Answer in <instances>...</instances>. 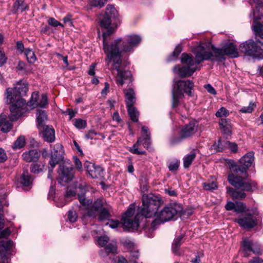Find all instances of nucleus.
I'll return each instance as SVG.
<instances>
[{"label":"nucleus","mask_w":263,"mask_h":263,"mask_svg":"<svg viewBox=\"0 0 263 263\" xmlns=\"http://www.w3.org/2000/svg\"><path fill=\"white\" fill-rule=\"evenodd\" d=\"M38 98V93L37 92H33L32 94L31 98L29 102V105L32 107V108L37 106L44 108L48 104V99L46 94H43L41 96V98L39 102H37Z\"/></svg>","instance_id":"19"},{"label":"nucleus","mask_w":263,"mask_h":263,"mask_svg":"<svg viewBox=\"0 0 263 263\" xmlns=\"http://www.w3.org/2000/svg\"><path fill=\"white\" fill-rule=\"evenodd\" d=\"M7 58L3 51L0 50V66L6 63Z\"/></svg>","instance_id":"54"},{"label":"nucleus","mask_w":263,"mask_h":263,"mask_svg":"<svg viewBox=\"0 0 263 263\" xmlns=\"http://www.w3.org/2000/svg\"><path fill=\"white\" fill-rule=\"evenodd\" d=\"M82 189V183L81 179L78 180H74L71 186L67 187L65 197L67 199L71 198L75 196L77 194H79V191H81Z\"/></svg>","instance_id":"21"},{"label":"nucleus","mask_w":263,"mask_h":263,"mask_svg":"<svg viewBox=\"0 0 263 263\" xmlns=\"http://www.w3.org/2000/svg\"><path fill=\"white\" fill-rule=\"evenodd\" d=\"M109 238L106 235L99 237L97 239L98 245L101 247H105L104 250H101L99 253L102 257H105L109 253H117V246L116 242H111L107 244Z\"/></svg>","instance_id":"13"},{"label":"nucleus","mask_w":263,"mask_h":263,"mask_svg":"<svg viewBox=\"0 0 263 263\" xmlns=\"http://www.w3.org/2000/svg\"><path fill=\"white\" fill-rule=\"evenodd\" d=\"M255 107L256 104L252 102H250L248 106L242 107L240 109V111L242 113H251Z\"/></svg>","instance_id":"39"},{"label":"nucleus","mask_w":263,"mask_h":263,"mask_svg":"<svg viewBox=\"0 0 263 263\" xmlns=\"http://www.w3.org/2000/svg\"><path fill=\"white\" fill-rule=\"evenodd\" d=\"M117 263H129L127 259L123 256H119Z\"/></svg>","instance_id":"63"},{"label":"nucleus","mask_w":263,"mask_h":263,"mask_svg":"<svg viewBox=\"0 0 263 263\" xmlns=\"http://www.w3.org/2000/svg\"><path fill=\"white\" fill-rule=\"evenodd\" d=\"M246 209V206L245 204L242 202H236L235 205L234 211L238 213H240L243 212L245 209Z\"/></svg>","instance_id":"42"},{"label":"nucleus","mask_w":263,"mask_h":263,"mask_svg":"<svg viewBox=\"0 0 263 263\" xmlns=\"http://www.w3.org/2000/svg\"><path fill=\"white\" fill-rule=\"evenodd\" d=\"M249 3L252 6L255 4L256 8L257 9L256 12L252 9L250 14V17H253V22L252 25V30L256 35L263 39V16L258 10V9L263 8V0H250Z\"/></svg>","instance_id":"7"},{"label":"nucleus","mask_w":263,"mask_h":263,"mask_svg":"<svg viewBox=\"0 0 263 263\" xmlns=\"http://www.w3.org/2000/svg\"><path fill=\"white\" fill-rule=\"evenodd\" d=\"M97 135V133L94 130H89L87 134L85 135V138L87 139H96V136Z\"/></svg>","instance_id":"49"},{"label":"nucleus","mask_w":263,"mask_h":263,"mask_svg":"<svg viewBox=\"0 0 263 263\" xmlns=\"http://www.w3.org/2000/svg\"><path fill=\"white\" fill-rule=\"evenodd\" d=\"M118 15V11L111 5H108L106 7V11L102 18H100V24L102 27L107 29L106 31L111 28L109 26L111 23V19L116 18Z\"/></svg>","instance_id":"14"},{"label":"nucleus","mask_w":263,"mask_h":263,"mask_svg":"<svg viewBox=\"0 0 263 263\" xmlns=\"http://www.w3.org/2000/svg\"><path fill=\"white\" fill-rule=\"evenodd\" d=\"M236 221L243 228H252L257 224L256 218L251 214H247L243 218H239Z\"/></svg>","instance_id":"20"},{"label":"nucleus","mask_w":263,"mask_h":263,"mask_svg":"<svg viewBox=\"0 0 263 263\" xmlns=\"http://www.w3.org/2000/svg\"><path fill=\"white\" fill-rule=\"evenodd\" d=\"M229 115V111L226 108L221 107L216 113L215 115L217 117H226Z\"/></svg>","instance_id":"40"},{"label":"nucleus","mask_w":263,"mask_h":263,"mask_svg":"<svg viewBox=\"0 0 263 263\" xmlns=\"http://www.w3.org/2000/svg\"><path fill=\"white\" fill-rule=\"evenodd\" d=\"M44 167V164L33 163L30 167L31 172L34 174H38L43 171Z\"/></svg>","instance_id":"37"},{"label":"nucleus","mask_w":263,"mask_h":263,"mask_svg":"<svg viewBox=\"0 0 263 263\" xmlns=\"http://www.w3.org/2000/svg\"><path fill=\"white\" fill-rule=\"evenodd\" d=\"M227 148L230 149L233 152H236L237 151V145L235 143L230 142V144L228 145Z\"/></svg>","instance_id":"58"},{"label":"nucleus","mask_w":263,"mask_h":263,"mask_svg":"<svg viewBox=\"0 0 263 263\" xmlns=\"http://www.w3.org/2000/svg\"><path fill=\"white\" fill-rule=\"evenodd\" d=\"M32 179L31 176L28 171H24L21 175V182L24 186H29L32 183Z\"/></svg>","instance_id":"33"},{"label":"nucleus","mask_w":263,"mask_h":263,"mask_svg":"<svg viewBox=\"0 0 263 263\" xmlns=\"http://www.w3.org/2000/svg\"><path fill=\"white\" fill-rule=\"evenodd\" d=\"M78 216L76 211L69 210L68 213V219L70 222H74L77 220Z\"/></svg>","instance_id":"44"},{"label":"nucleus","mask_w":263,"mask_h":263,"mask_svg":"<svg viewBox=\"0 0 263 263\" xmlns=\"http://www.w3.org/2000/svg\"><path fill=\"white\" fill-rule=\"evenodd\" d=\"M7 116L4 114L0 115V128L4 133H7L12 129L13 125L7 120Z\"/></svg>","instance_id":"25"},{"label":"nucleus","mask_w":263,"mask_h":263,"mask_svg":"<svg viewBox=\"0 0 263 263\" xmlns=\"http://www.w3.org/2000/svg\"><path fill=\"white\" fill-rule=\"evenodd\" d=\"M198 123L197 122L193 121L189 124L183 126L180 132V137L174 138L171 140V143L175 144L180 142L182 139L187 138L193 136L198 130Z\"/></svg>","instance_id":"12"},{"label":"nucleus","mask_w":263,"mask_h":263,"mask_svg":"<svg viewBox=\"0 0 263 263\" xmlns=\"http://www.w3.org/2000/svg\"><path fill=\"white\" fill-rule=\"evenodd\" d=\"M50 27L48 26L45 25V26H43L42 27L41 31L42 33H45L46 34H49L50 32Z\"/></svg>","instance_id":"57"},{"label":"nucleus","mask_w":263,"mask_h":263,"mask_svg":"<svg viewBox=\"0 0 263 263\" xmlns=\"http://www.w3.org/2000/svg\"><path fill=\"white\" fill-rule=\"evenodd\" d=\"M228 144H230L229 141L224 138H220L212 145V148L216 151H222L227 148Z\"/></svg>","instance_id":"28"},{"label":"nucleus","mask_w":263,"mask_h":263,"mask_svg":"<svg viewBox=\"0 0 263 263\" xmlns=\"http://www.w3.org/2000/svg\"><path fill=\"white\" fill-rule=\"evenodd\" d=\"M194 88V83L190 80L179 81L177 83V87L174 86L172 91L173 108L177 106L179 103V98L183 97V92L189 96H193L192 90Z\"/></svg>","instance_id":"8"},{"label":"nucleus","mask_w":263,"mask_h":263,"mask_svg":"<svg viewBox=\"0 0 263 263\" xmlns=\"http://www.w3.org/2000/svg\"><path fill=\"white\" fill-rule=\"evenodd\" d=\"M73 178V172L72 167H68L64 165L59 167L58 181L61 185H65Z\"/></svg>","instance_id":"15"},{"label":"nucleus","mask_w":263,"mask_h":263,"mask_svg":"<svg viewBox=\"0 0 263 263\" xmlns=\"http://www.w3.org/2000/svg\"><path fill=\"white\" fill-rule=\"evenodd\" d=\"M182 49L180 46H177L173 52L169 61L175 60L181 52Z\"/></svg>","instance_id":"45"},{"label":"nucleus","mask_w":263,"mask_h":263,"mask_svg":"<svg viewBox=\"0 0 263 263\" xmlns=\"http://www.w3.org/2000/svg\"><path fill=\"white\" fill-rule=\"evenodd\" d=\"M236 189H234L231 187H227V192L229 193L234 199H240L242 200L246 198V194L244 192L245 191L242 190L240 189L235 187Z\"/></svg>","instance_id":"24"},{"label":"nucleus","mask_w":263,"mask_h":263,"mask_svg":"<svg viewBox=\"0 0 263 263\" xmlns=\"http://www.w3.org/2000/svg\"><path fill=\"white\" fill-rule=\"evenodd\" d=\"M26 144V141L25 137L23 136H21L17 138L16 140L14 143L12 148L14 149H19L23 147Z\"/></svg>","instance_id":"35"},{"label":"nucleus","mask_w":263,"mask_h":263,"mask_svg":"<svg viewBox=\"0 0 263 263\" xmlns=\"http://www.w3.org/2000/svg\"><path fill=\"white\" fill-rule=\"evenodd\" d=\"M241 249L245 257L248 256L250 252L259 254L261 252L260 247L258 243L253 242L247 238H243Z\"/></svg>","instance_id":"16"},{"label":"nucleus","mask_w":263,"mask_h":263,"mask_svg":"<svg viewBox=\"0 0 263 263\" xmlns=\"http://www.w3.org/2000/svg\"><path fill=\"white\" fill-rule=\"evenodd\" d=\"M4 227V223L2 221H0V238L7 237L11 233L8 228L5 229L4 230H2Z\"/></svg>","instance_id":"38"},{"label":"nucleus","mask_w":263,"mask_h":263,"mask_svg":"<svg viewBox=\"0 0 263 263\" xmlns=\"http://www.w3.org/2000/svg\"><path fill=\"white\" fill-rule=\"evenodd\" d=\"M25 54L29 63H34L36 61V57L34 52L31 49H26L25 50Z\"/></svg>","instance_id":"34"},{"label":"nucleus","mask_w":263,"mask_h":263,"mask_svg":"<svg viewBox=\"0 0 263 263\" xmlns=\"http://www.w3.org/2000/svg\"><path fill=\"white\" fill-rule=\"evenodd\" d=\"M111 217L109 210L108 208H103L99 215V219L100 221L108 220Z\"/></svg>","instance_id":"36"},{"label":"nucleus","mask_w":263,"mask_h":263,"mask_svg":"<svg viewBox=\"0 0 263 263\" xmlns=\"http://www.w3.org/2000/svg\"><path fill=\"white\" fill-rule=\"evenodd\" d=\"M63 153V147L61 144L57 143L54 145L53 152H51L50 160L49 162L52 168H54L55 165L62 159Z\"/></svg>","instance_id":"18"},{"label":"nucleus","mask_w":263,"mask_h":263,"mask_svg":"<svg viewBox=\"0 0 263 263\" xmlns=\"http://www.w3.org/2000/svg\"><path fill=\"white\" fill-rule=\"evenodd\" d=\"M96 67V63H92L89 66V69L87 71V73L90 75L93 76L95 74V68Z\"/></svg>","instance_id":"53"},{"label":"nucleus","mask_w":263,"mask_h":263,"mask_svg":"<svg viewBox=\"0 0 263 263\" xmlns=\"http://www.w3.org/2000/svg\"><path fill=\"white\" fill-rule=\"evenodd\" d=\"M76 113V111H74L70 108H67L65 111H62L63 114L69 116V120L72 119L75 116Z\"/></svg>","instance_id":"47"},{"label":"nucleus","mask_w":263,"mask_h":263,"mask_svg":"<svg viewBox=\"0 0 263 263\" xmlns=\"http://www.w3.org/2000/svg\"><path fill=\"white\" fill-rule=\"evenodd\" d=\"M7 159V156L4 151L2 148H0V163L6 161Z\"/></svg>","instance_id":"52"},{"label":"nucleus","mask_w":263,"mask_h":263,"mask_svg":"<svg viewBox=\"0 0 263 263\" xmlns=\"http://www.w3.org/2000/svg\"><path fill=\"white\" fill-rule=\"evenodd\" d=\"M84 168L87 175L92 178H101L103 177L104 170L99 166L86 161L85 162Z\"/></svg>","instance_id":"17"},{"label":"nucleus","mask_w":263,"mask_h":263,"mask_svg":"<svg viewBox=\"0 0 263 263\" xmlns=\"http://www.w3.org/2000/svg\"><path fill=\"white\" fill-rule=\"evenodd\" d=\"M104 201V199L98 198L93 202L92 199L87 198L86 195L83 194V216H93L103 206Z\"/></svg>","instance_id":"10"},{"label":"nucleus","mask_w":263,"mask_h":263,"mask_svg":"<svg viewBox=\"0 0 263 263\" xmlns=\"http://www.w3.org/2000/svg\"><path fill=\"white\" fill-rule=\"evenodd\" d=\"M183 211L182 205L177 202L170 203L157 213V218L152 223V227L155 229L160 223H164L176 219Z\"/></svg>","instance_id":"6"},{"label":"nucleus","mask_w":263,"mask_h":263,"mask_svg":"<svg viewBox=\"0 0 263 263\" xmlns=\"http://www.w3.org/2000/svg\"><path fill=\"white\" fill-rule=\"evenodd\" d=\"M240 49L246 55L255 58H261L260 55L263 51V43L249 40L240 45Z\"/></svg>","instance_id":"9"},{"label":"nucleus","mask_w":263,"mask_h":263,"mask_svg":"<svg viewBox=\"0 0 263 263\" xmlns=\"http://www.w3.org/2000/svg\"><path fill=\"white\" fill-rule=\"evenodd\" d=\"M128 108V112L130 116V119L133 121L137 122L138 121L139 112L137 109L133 105L127 106Z\"/></svg>","instance_id":"31"},{"label":"nucleus","mask_w":263,"mask_h":263,"mask_svg":"<svg viewBox=\"0 0 263 263\" xmlns=\"http://www.w3.org/2000/svg\"><path fill=\"white\" fill-rule=\"evenodd\" d=\"M183 235H180L174 239L172 243V250L174 254L176 255H180L179 248L181 245V240L183 238Z\"/></svg>","instance_id":"29"},{"label":"nucleus","mask_w":263,"mask_h":263,"mask_svg":"<svg viewBox=\"0 0 263 263\" xmlns=\"http://www.w3.org/2000/svg\"><path fill=\"white\" fill-rule=\"evenodd\" d=\"M139 256V253L138 251H134L130 253V259L133 260H136L138 259Z\"/></svg>","instance_id":"59"},{"label":"nucleus","mask_w":263,"mask_h":263,"mask_svg":"<svg viewBox=\"0 0 263 263\" xmlns=\"http://www.w3.org/2000/svg\"><path fill=\"white\" fill-rule=\"evenodd\" d=\"M124 93L125 97L126 106H134V104L136 103L135 93L134 90L131 88H129L125 89Z\"/></svg>","instance_id":"26"},{"label":"nucleus","mask_w":263,"mask_h":263,"mask_svg":"<svg viewBox=\"0 0 263 263\" xmlns=\"http://www.w3.org/2000/svg\"><path fill=\"white\" fill-rule=\"evenodd\" d=\"M165 192L171 196H175L177 195V192L175 190L165 189Z\"/></svg>","instance_id":"62"},{"label":"nucleus","mask_w":263,"mask_h":263,"mask_svg":"<svg viewBox=\"0 0 263 263\" xmlns=\"http://www.w3.org/2000/svg\"><path fill=\"white\" fill-rule=\"evenodd\" d=\"M36 116L37 128H41L45 125V121L47 119L46 112L45 110L39 109L37 110Z\"/></svg>","instance_id":"27"},{"label":"nucleus","mask_w":263,"mask_h":263,"mask_svg":"<svg viewBox=\"0 0 263 263\" xmlns=\"http://www.w3.org/2000/svg\"><path fill=\"white\" fill-rule=\"evenodd\" d=\"M249 263H263V260L258 257H256L251 260Z\"/></svg>","instance_id":"64"},{"label":"nucleus","mask_w":263,"mask_h":263,"mask_svg":"<svg viewBox=\"0 0 263 263\" xmlns=\"http://www.w3.org/2000/svg\"><path fill=\"white\" fill-rule=\"evenodd\" d=\"M119 224L120 222L118 220H109L106 223V225H109V227L113 229L118 228Z\"/></svg>","instance_id":"50"},{"label":"nucleus","mask_w":263,"mask_h":263,"mask_svg":"<svg viewBox=\"0 0 263 263\" xmlns=\"http://www.w3.org/2000/svg\"><path fill=\"white\" fill-rule=\"evenodd\" d=\"M27 8L28 6L25 4L24 0H17L13 4V10L15 12L19 11L22 12Z\"/></svg>","instance_id":"32"},{"label":"nucleus","mask_w":263,"mask_h":263,"mask_svg":"<svg viewBox=\"0 0 263 263\" xmlns=\"http://www.w3.org/2000/svg\"><path fill=\"white\" fill-rule=\"evenodd\" d=\"M254 159L253 153L249 152L240 159L239 165H230L231 173L228 176V181L231 185L245 191L253 192L257 189V183L247 179V170L252 164Z\"/></svg>","instance_id":"4"},{"label":"nucleus","mask_w":263,"mask_h":263,"mask_svg":"<svg viewBox=\"0 0 263 263\" xmlns=\"http://www.w3.org/2000/svg\"><path fill=\"white\" fill-rule=\"evenodd\" d=\"M196 157V153L195 152H192L191 153L185 155L183 159V167L185 168L189 167Z\"/></svg>","instance_id":"30"},{"label":"nucleus","mask_w":263,"mask_h":263,"mask_svg":"<svg viewBox=\"0 0 263 263\" xmlns=\"http://www.w3.org/2000/svg\"><path fill=\"white\" fill-rule=\"evenodd\" d=\"M74 125L78 129L82 128V119H76Z\"/></svg>","instance_id":"60"},{"label":"nucleus","mask_w":263,"mask_h":263,"mask_svg":"<svg viewBox=\"0 0 263 263\" xmlns=\"http://www.w3.org/2000/svg\"><path fill=\"white\" fill-rule=\"evenodd\" d=\"M42 133L44 140L48 142H52L55 140L54 129L52 126L44 125L41 128H38Z\"/></svg>","instance_id":"22"},{"label":"nucleus","mask_w":263,"mask_h":263,"mask_svg":"<svg viewBox=\"0 0 263 263\" xmlns=\"http://www.w3.org/2000/svg\"><path fill=\"white\" fill-rule=\"evenodd\" d=\"M40 156V153L36 149H31L24 152L22 154L23 159L28 162H36Z\"/></svg>","instance_id":"23"},{"label":"nucleus","mask_w":263,"mask_h":263,"mask_svg":"<svg viewBox=\"0 0 263 263\" xmlns=\"http://www.w3.org/2000/svg\"><path fill=\"white\" fill-rule=\"evenodd\" d=\"M16 48L18 50L23 52L24 49V46L23 43L21 41H18L16 43Z\"/></svg>","instance_id":"61"},{"label":"nucleus","mask_w":263,"mask_h":263,"mask_svg":"<svg viewBox=\"0 0 263 263\" xmlns=\"http://www.w3.org/2000/svg\"><path fill=\"white\" fill-rule=\"evenodd\" d=\"M150 133L147 126H143L141 129V137L139 138L137 142L130 148V152L135 154L142 155L145 153V151H139L138 147L143 144L144 147L148 148L150 145Z\"/></svg>","instance_id":"11"},{"label":"nucleus","mask_w":263,"mask_h":263,"mask_svg":"<svg viewBox=\"0 0 263 263\" xmlns=\"http://www.w3.org/2000/svg\"><path fill=\"white\" fill-rule=\"evenodd\" d=\"M91 5L95 7L101 8L106 3L107 0H89Z\"/></svg>","instance_id":"41"},{"label":"nucleus","mask_w":263,"mask_h":263,"mask_svg":"<svg viewBox=\"0 0 263 263\" xmlns=\"http://www.w3.org/2000/svg\"><path fill=\"white\" fill-rule=\"evenodd\" d=\"M204 189L208 191H212L217 189V186L214 182L203 183Z\"/></svg>","instance_id":"43"},{"label":"nucleus","mask_w":263,"mask_h":263,"mask_svg":"<svg viewBox=\"0 0 263 263\" xmlns=\"http://www.w3.org/2000/svg\"><path fill=\"white\" fill-rule=\"evenodd\" d=\"M205 88L209 93L212 95H215L216 93L215 89L210 84L205 85Z\"/></svg>","instance_id":"55"},{"label":"nucleus","mask_w":263,"mask_h":263,"mask_svg":"<svg viewBox=\"0 0 263 263\" xmlns=\"http://www.w3.org/2000/svg\"><path fill=\"white\" fill-rule=\"evenodd\" d=\"M28 90L27 84L22 81H18L13 88L6 89V103H12L10 106V114L8 116L11 121H16L27 110L26 101L22 97L25 96Z\"/></svg>","instance_id":"5"},{"label":"nucleus","mask_w":263,"mask_h":263,"mask_svg":"<svg viewBox=\"0 0 263 263\" xmlns=\"http://www.w3.org/2000/svg\"><path fill=\"white\" fill-rule=\"evenodd\" d=\"M113 32L114 29H109L103 33V50L107 57V65H110L111 70L117 71L116 78L117 83L123 85L126 80L130 79L131 73L123 69L121 53L132 52L134 48L139 45L141 38L136 34L128 35L123 39L119 38L108 45L107 38Z\"/></svg>","instance_id":"2"},{"label":"nucleus","mask_w":263,"mask_h":263,"mask_svg":"<svg viewBox=\"0 0 263 263\" xmlns=\"http://www.w3.org/2000/svg\"><path fill=\"white\" fill-rule=\"evenodd\" d=\"M142 205L139 208V213L134 216L135 206L130 205L122 218V223L124 229L128 231L138 229L139 221L142 216L145 218H151L154 215L157 217L158 208L163 201L160 198L153 195H144L142 198Z\"/></svg>","instance_id":"3"},{"label":"nucleus","mask_w":263,"mask_h":263,"mask_svg":"<svg viewBox=\"0 0 263 263\" xmlns=\"http://www.w3.org/2000/svg\"><path fill=\"white\" fill-rule=\"evenodd\" d=\"M73 160L76 167L80 170L82 167V162L77 156H73Z\"/></svg>","instance_id":"51"},{"label":"nucleus","mask_w":263,"mask_h":263,"mask_svg":"<svg viewBox=\"0 0 263 263\" xmlns=\"http://www.w3.org/2000/svg\"><path fill=\"white\" fill-rule=\"evenodd\" d=\"M179 162L178 160H176L170 163L168 168L170 171H174L178 168Z\"/></svg>","instance_id":"48"},{"label":"nucleus","mask_w":263,"mask_h":263,"mask_svg":"<svg viewBox=\"0 0 263 263\" xmlns=\"http://www.w3.org/2000/svg\"><path fill=\"white\" fill-rule=\"evenodd\" d=\"M47 22L50 25L54 27H58L59 26H61L62 27L64 26L61 23L57 21L53 17H50L48 20Z\"/></svg>","instance_id":"46"},{"label":"nucleus","mask_w":263,"mask_h":263,"mask_svg":"<svg viewBox=\"0 0 263 263\" xmlns=\"http://www.w3.org/2000/svg\"><path fill=\"white\" fill-rule=\"evenodd\" d=\"M235 203L233 202H228L226 205H225V208L227 210L230 211L232 210H234L235 209Z\"/></svg>","instance_id":"56"},{"label":"nucleus","mask_w":263,"mask_h":263,"mask_svg":"<svg viewBox=\"0 0 263 263\" xmlns=\"http://www.w3.org/2000/svg\"><path fill=\"white\" fill-rule=\"evenodd\" d=\"M193 52L195 54V61L193 56L183 53L181 58V62L183 64L182 67L176 65L173 69L174 72L177 71L181 78L191 76L194 72L199 69L198 65L203 61H221L225 59V55L231 58L238 57V52L236 46L233 43H229L222 48H216L209 45L202 44L195 47Z\"/></svg>","instance_id":"1"}]
</instances>
